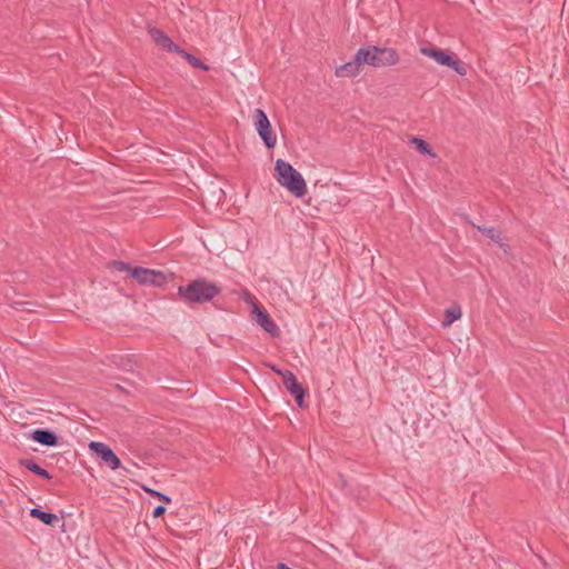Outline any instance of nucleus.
Returning a JSON list of instances; mask_svg holds the SVG:
<instances>
[{"instance_id":"423d86ee","label":"nucleus","mask_w":569,"mask_h":569,"mask_svg":"<svg viewBox=\"0 0 569 569\" xmlns=\"http://www.w3.org/2000/svg\"><path fill=\"white\" fill-rule=\"evenodd\" d=\"M253 118L256 129L264 146L268 149L274 148L277 138L266 112L262 109L257 108L254 110Z\"/></svg>"},{"instance_id":"4be33fe9","label":"nucleus","mask_w":569,"mask_h":569,"mask_svg":"<svg viewBox=\"0 0 569 569\" xmlns=\"http://www.w3.org/2000/svg\"><path fill=\"white\" fill-rule=\"evenodd\" d=\"M164 512H166V507L159 505V506L154 507V509L152 511V516H153V518H159V517L163 516Z\"/></svg>"},{"instance_id":"5701e85b","label":"nucleus","mask_w":569,"mask_h":569,"mask_svg":"<svg viewBox=\"0 0 569 569\" xmlns=\"http://www.w3.org/2000/svg\"><path fill=\"white\" fill-rule=\"evenodd\" d=\"M244 301H246V302H250V303H252V305H253V303H259V302L254 299V297H253L249 291H246V292H244Z\"/></svg>"},{"instance_id":"f257e3e1","label":"nucleus","mask_w":569,"mask_h":569,"mask_svg":"<svg viewBox=\"0 0 569 569\" xmlns=\"http://www.w3.org/2000/svg\"><path fill=\"white\" fill-rule=\"evenodd\" d=\"M222 289L216 282L204 277L190 280L187 284L178 287L179 299L188 307L201 306L212 302L221 293Z\"/></svg>"},{"instance_id":"9b49d317","label":"nucleus","mask_w":569,"mask_h":569,"mask_svg":"<svg viewBox=\"0 0 569 569\" xmlns=\"http://www.w3.org/2000/svg\"><path fill=\"white\" fill-rule=\"evenodd\" d=\"M30 438L33 441L47 447H54L59 443L58 436L52 430L47 428H39L33 430L30 433Z\"/></svg>"},{"instance_id":"f03ea898","label":"nucleus","mask_w":569,"mask_h":569,"mask_svg":"<svg viewBox=\"0 0 569 569\" xmlns=\"http://www.w3.org/2000/svg\"><path fill=\"white\" fill-rule=\"evenodd\" d=\"M110 270L126 272L128 277L140 286L163 287L168 282V276L161 270H153L140 266H131L122 260H111L108 263Z\"/></svg>"},{"instance_id":"dca6fc26","label":"nucleus","mask_w":569,"mask_h":569,"mask_svg":"<svg viewBox=\"0 0 569 569\" xmlns=\"http://www.w3.org/2000/svg\"><path fill=\"white\" fill-rule=\"evenodd\" d=\"M410 144L415 146V148L425 156L436 157V153L432 151L431 146L423 139L418 137H411L409 140Z\"/></svg>"},{"instance_id":"6e6552de","label":"nucleus","mask_w":569,"mask_h":569,"mask_svg":"<svg viewBox=\"0 0 569 569\" xmlns=\"http://www.w3.org/2000/svg\"><path fill=\"white\" fill-rule=\"evenodd\" d=\"M89 449L112 470H117L121 467V460L108 445L99 441H91L89 443Z\"/></svg>"},{"instance_id":"393cba45","label":"nucleus","mask_w":569,"mask_h":569,"mask_svg":"<svg viewBox=\"0 0 569 569\" xmlns=\"http://www.w3.org/2000/svg\"><path fill=\"white\" fill-rule=\"evenodd\" d=\"M114 388L117 389V391H121V392L128 391L126 388H123L120 385H116Z\"/></svg>"},{"instance_id":"a878e982","label":"nucleus","mask_w":569,"mask_h":569,"mask_svg":"<svg viewBox=\"0 0 569 569\" xmlns=\"http://www.w3.org/2000/svg\"><path fill=\"white\" fill-rule=\"evenodd\" d=\"M272 370L278 373V371H282L281 369H278L276 366H272Z\"/></svg>"},{"instance_id":"b1692460","label":"nucleus","mask_w":569,"mask_h":569,"mask_svg":"<svg viewBox=\"0 0 569 569\" xmlns=\"http://www.w3.org/2000/svg\"><path fill=\"white\" fill-rule=\"evenodd\" d=\"M497 243L503 250L505 253L508 254L510 252V246L508 243L501 242V240Z\"/></svg>"},{"instance_id":"cd10ccee","label":"nucleus","mask_w":569,"mask_h":569,"mask_svg":"<svg viewBox=\"0 0 569 569\" xmlns=\"http://www.w3.org/2000/svg\"><path fill=\"white\" fill-rule=\"evenodd\" d=\"M567 402H569V397L567 398Z\"/></svg>"},{"instance_id":"2eb2a0df","label":"nucleus","mask_w":569,"mask_h":569,"mask_svg":"<svg viewBox=\"0 0 569 569\" xmlns=\"http://www.w3.org/2000/svg\"><path fill=\"white\" fill-rule=\"evenodd\" d=\"M174 53H177L180 57H182L193 68H197V69H200V70H203V71H208L209 70V66H207L204 62H202L199 58H197L192 53H190V52L186 51L184 49H182L180 46L177 48Z\"/></svg>"},{"instance_id":"412c9836","label":"nucleus","mask_w":569,"mask_h":569,"mask_svg":"<svg viewBox=\"0 0 569 569\" xmlns=\"http://www.w3.org/2000/svg\"><path fill=\"white\" fill-rule=\"evenodd\" d=\"M291 395L295 396V401L299 408H301V409L308 408V402L306 401V397L309 396L310 393H291Z\"/></svg>"},{"instance_id":"a211bd4d","label":"nucleus","mask_w":569,"mask_h":569,"mask_svg":"<svg viewBox=\"0 0 569 569\" xmlns=\"http://www.w3.org/2000/svg\"><path fill=\"white\" fill-rule=\"evenodd\" d=\"M461 317L460 307H452L445 311V319L442 321L443 327L450 326L455 321L459 320Z\"/></svg>"},{"instance_id":"0eeeda50","label":"nucleus","mask_w":569,"mask_h":569,"mask_svg":"<svg viewBox=\"0 0 569 569\" xmlns=\"http://www.w3.org/2000/svg\"><path fill=\"white\" fill-rule=\"evenodd\" d=\"M251 318L271 337L277 338L280 336L278 326L260 303H253Z\"/></svg>"},{"instance_id":"ddd939ff","label":"nucleus","mask_w":569,"mask_h":569,"mask_svg":"<svg viewBox=\"0 0 569 569\" xmlns=\"http://www.w3.org/2000/svg\"><path fill=\"white\" fill-rule=\"evenodd\" d=\"M30 516L50 527H54L57 523L60 522V518L57 515H54L52 512L43 511L38 506L30 509Z\"/></svg>"},{"instance_id":"bb28decb","label":"nucleus","mask_w":569,"mask_h":569,"mask_svg":"<svg viewBox=\"0 0 569 569\" xmlns=\"http://www.w3.org/2000/svg\"><path fill=\"white\" fill-rule=\"evenodd\" d=\"M0 401H3V397H2V393H0Z\"/></svg>"},{"instance_id":"f8f14e48","label":"nucleus","mask_w":569,"mask_h":569,"mask_svg":"<svg viewBox=\"0 0 569 569\" xmlns=\"http://www.w3.org/2000/svg\"><path fill=\"white\" fill-rule=\"evenodd\" d=\"M278 375L287 391H307L290 370L284 369L283 371H278Z\"/></svg>"},{"instance_id":"6ab92c4d","label":"nucleus","mask_w":569,"mask_h":569,"mask_svg":"<svg viewBox=\"0 0 569 569\" xmlns=\"http://www.w3.org/2000/svg\"><path fill=\"white\" fill-rule=\"evenodd\" d=\"M112 361L117 367L122 368L123 370H127V371L133 370L134 363L129 357L113 355Z\"/></svg>"},{"instance_id":"4468645a","label":"nucleus","mask_w":569,"mask_h":569,"mask_svg":"<svg viewBox=\"0 0 569 569\" xmlns=\"http://www.w3.org/2000/svg\"><path fill=\"white\" fill-rule=\"evenodd\" d=\"M20 465L23 466L27 470L34 473L36 476H39L43 479L50 480L52 476L49 473L48 470L42 468L40 465L36 462L34 459H22L20 460Z\"/></svg>"},{"instance_id":"7ed1b4c3","label":"nucleus","mask_w":569,"mask_h":569,"mask_svg":"<svg viewBox=\"0 0 569 569\" xmlns=\"http://www.w3.org/2000/svg\"><path fill=\"white\" fill-rule=\"evenodd\" d=\"M378 61V46L368 44L359 48L352 60L338 67L335 74L341 78H355L360 74L365 66L379 68Z\"/></svg>"},{"instance_id":"9d476101","label":"nucleus","mask_w":569,"mask_h":569,"mask_svg":"<svg viewBox=\"0 0 569 569\" xmlns=\"http://www.w3.org/2000/svg\"><path fill=\"white\" fill-rule=\"evenodd\" d=\"M379 68L393 67L400 62V54L395 48L378 46Z\"/></svg>"},{"instance_id":"20e7f679","label":"nucleus","mask_w":569,"mask_h":569,"mask_svg":"<svg viewBox=\"0 0 569 569\" xmlns=\"http://www.w3.org/2000/svg\"><path fill=\"white\" fill-rule=\"evenodd\" d=\"M274 178L296 198H303L307 193V184L301 173L291 163L278 159L274 163Z\"/></svg>"},{"instance_id":"f3484780","label":"nucleus","mask_w":569,"mask_h":569,"mask_svg":"<svg viewBox=\"0 0 569 569\" xmlns=\"http://www.w3.org/2000/svg\"><path fill=\"white\" fill-rule=\"evenodd\" d=\"M473 228L479 230L483 236L489 238L495 242H499L501 240V231L495 227H486V226H476L473 222H470Z\"/></svg>"},{"instance_id":"1a4fd4ad","label":"nucleus","mask_w":569,"mask_h":569,"mask_svg":"<svg viewBox=\"0 0 569 569\" xmlns=\"http://www.w3.org/2000/svg\"><path fill=\"white\" fill-rule=\"evenodd\" d=\"M148 32H149L151 39L153 40V42L158 47H160L161 49H163L168 52H174L177 50V48L179 47L171 40V38L164 31H162L159 28L151 27V28H149Z\"/></svg>"},{"instance_id":"39448f33","label":"nucleus","mask_w":569,"mask_h":569,"mask_svg":"<svg viewBox=\"0 0 569 569\" xmlns=\"http://www.w3.org/2000/svg\"><path fill=\"white\" fill-rule=\"evenodd\" d=\"M420 53L435 60L439 66L452 69L459 76L467 74L466 64L453 52L430 44L420 47Z\"/></svg>"},{"instance_id":"aec40b11","label":"nucleus","mask_w":569,"mask_h":569,"mask_svg":"<svg viewBox=\"0 0 569 569\" xmlns=\"http://www.w3.org/2000/svg\"><path fill=\"white\" fill-rule=\"evenodd\" d=\"M146 492H148L151 497H154L157 498L158 500L164 502V503H170L171 502V498L160 491H157V490H153V489H149V488H144Z\"/></svg>"}]
</instances>
